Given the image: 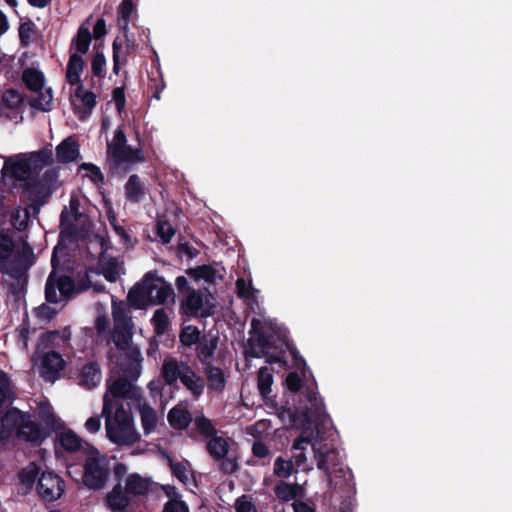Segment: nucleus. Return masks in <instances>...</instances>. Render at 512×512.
<instances>
[{
  "instance_id": "17",
  "label": "nucleus",
  "mask_w": 512,
  "mask_h": 512,
  "mask_svg": "<svg viewBox=\"0 0 512 512\" xmlns=\"http://www.w3.org/2000/svg\"><path fill=\"white\" fill-rule=\"evenodd\" d=\"M153 484L154 482L149 477H143L139 473H130L126 476L124 488L133 499L147 496L152 490Z\"/></svg>"
},
{
  "instance_id": "39",
  "label": "nucleus",
  "mask_w": 512,
  "mask_h": 512,
  "mask_svg": "<svg viewBox=\"0 0 512 512\" xmlns=\"http://www.w3.org/2000/svg\"><path fill=\"white\" fill-rule=\"evenodd\" d=\"M273 370L267 366H263L258 370L257 387L260 395L267 399L272 391Z\"/></svg>"
},
{
  "instance_id": "11",
  "label": "nucleus",
  "mask_w": 512,
  "mask_h": 512,
  "mask_svg": "<svg viewBox=\"0 0 512 512\" xmlns=\"http://www.w3.org/2000/svg\"><path fill=\"white\" fill-rule=\"evenodd\" d=\"M133 382L132 379L120 375L108 385L106 394L108 395L109 393L116 399L131 400L133 404L140 403L143 397L142 390L135 386Z\"/></svg>"
},
{
  "instance_id": "64",
  "label": "nucleus",
  "mask_w": 512,
  "mask_h": 512,
  "mask_svg": "<svg viewBox=\"0 0 512 512\" xmlns=\"http://www.w3.org/2000/svg\"><path fill=\"white\" fill-rule=\"evenodd\" d=\"M252 286L247 284L243 278H238L236 281V291L240 298H250L252 296Z\"/></svg>"
},
{
  "instance_id": "51",
  "label": "nucleus",
  "mask_w": 512,
  "mask_h": 512,
  "mask_svg": "<svg viewBox=\"0 0 512 512\" xmlns=\"http://www.w3.org/2000/svg\"><path fill=\"white\" fill-rule=\"evenodd\" d=\"M2 100L6 107L10 109H17L23 103V96L16 89H8L4 92Z\"/></svg>"
},
{
  "instance_id": "54",
  "label": "nucleus",
  "mask_w": 512,
  "mask_h": 512,
  "mask_svg": "<svg viewBox=\"0 0 512 512\" xmlns=\"http://www.w3.org/2000/svg\"><path fill=\"white\" fill-rule=\"evenodd\" d=\"M312 448L314 451V457L316 459L317 468L326 474H329V465L328 459L330 455L333 453L332 450L323 452L321 449H316L315 444H312Z\"/></svg>"
},
{
  "instance_id": "55",
  "label": "nucleus",
  "mask_w": 512,
  "mask_h": 512,
  "mask_svg": "<svg viewBox=\"0 0 512 512\" xmlns=\"http://www.w3.org/2000/svg\"><path fill=\"white\" fill-rule=\"evenodd\" d=\"M79 170L88 171L89 174L87 176L89 177V179L94 184H98V183H103L104 182V175H103V173L101 172L100 168L98 166H96L95 164H93V163H86V162L82 163L79 166Z\"/></svg>"
},
{
  "instance_id": "60",
  "label": "nucleus",
  "mask_w": 512,
  "mask_h": 512,
  "mask_svg": "<svg viewBox=\"0 0 512 512\" xmlns=\"http://www.w3.org/2000/svg\"><path fill=\"white\" fill-rule=\"evenodd\" d=\"M162 512H189V507L182 500L170 499L165 503Z\"/></svg>"
},
{
  "instance_id": "14",
  "label": "nucleus",
  "mask_w": 512,
  "mask_h": 512,
  "mask_svg": "<svg viewBox=\"0 0 512 512\" xmlns=\"http://www.w3.org/2000/svg\"><path fill=\"white\" fill-rule=\"evenodd\" d=\"M274 342L275 341L272 335L258 333L254 341L249 340L250 350L248 355L254 358L265 356L266 362L270 364L280 362L281 359L279 356L269 354L271 349H275Z\"/></svg>"
},
{
  "instance_id": "53",
  "label": "nucleus",
  "mask_w": 512,
  "mask_h": 512,
  "mask_svg": "<svg viewBox=\"0 0 512 512\" xmlns=\"http://www.w3.org/2000/svg\"><path fill=\"white\" fill-rule=\"evenodd\" d=\"M14 242L12 238L4 233H0V264H4L13 252Z\"/></svg>"
},
{
  "instance_id": "32",
  "label": "nucleus",
  "mask_w": 512,
  "mask_h": 512,
  "mask_svg": "<svg viewBox=\"0 0 512 512\" xmlns=\"http://www.w3.org/2000/svg\"><path fill=\"white\" fill-rule=\"evenodd\" d=\"M91 41L92 34L89 27L85 24H81L76 35L71 41L70 49H75L74 53H78L79 55L86 54L89 50Z\"/></svg>"
},
{
  "instance_id": "38",
  "label": "nucleus",
  "mask_w": 512,
  "mask_h": 512,
  "mask_svg": "<svg viewBox=\"0 0 512 512\" xmlns=\"http://www.w3.org/2000/svg\"><path fill=\"white\" fill-rule=\"evenodd\" d=\"M186 273L195 281L203 279L207 283H214L216 277L222 278L221 275H218V271L208 264L199 265L194 268H189L187 269Z\"/></svg>"
},
{
  "instance_id": "34",
  "label": "nucleus",
  "mask_w": 512,
  "mask_h": 512,
  "mask_svg": "<svg viewBox=\"0 0 512 512\" xmlns=\"http://www.w3.org/2000/svg\"><path fill=\"white\" fill-rule=\"evenodd\" d=\"M203 306V294L200 290H191L181 303V310L187 316H197Z\"/></svg>"
},
{
  "instance_id": "45",
  "label": "nucleus",
  "mask_w": 512,
  "mask_h": 512,
  "mask_svg": "<svg viewBox=\"0 0 512 512\" xmlns=\"http://www.w3.org/2000/svg\"><path fill=\"white\" fill-rule=\"evenodd\" d=\"M35 92L37 93V96L32 98L29 101L30 106L37 110H41V111H45V112L50 111L51 103H52V99H53L52 89L49 88L46 90V92H43L42 90L35 91Z\"/></svg>"
},
{
  "instance_id": "41",
  "label": "nucleus",
  "mask_w": 512,
  "mask_h": 512,
  "mask_svg": "<svg viewBox=\"0 0 512 512\" xmlns=\"http://www.w3.org/2000/svg\"><path fill=\"white\" fill-rule=\"evenodd\" d=\"M99 266L101 273L108 282H115L119 277L118 261L115 257H105L103 255L99 258Z\"/></svg>"
},
{
  "instance_id": "18",
  "label": "nucleus",
  "mask_w": 512,
  "mask_h": 512,
  "mask_svg": "<svg viewBox=\"0 0 512 512\" xmlns=\"http://www.w3.org/2000/svg\"><path fill=\"white\" fill-rule=\"evenodd\" d=\"M132 499L122 486V483H116L112 490L105 497V504L113 512L126 511Z\"/></svg>"
},
{
  "instance_id": "5",
  "label": "nucleus",
  "mask_w": 512,
  "mask_h": 512,
  "mask_svg": "<svg viewBox=\"0 0 512 512\" xmlns=\"http://www.w3.org/2000/svg\"><path fill=\"white\" fill-rule=\"evenodd\" d=\"M306 402L294 405L293 409L288 408V413L293 421L301 420L307 424H314L316 428L324 426L330 416L326 411L323 399L312 386L307 385L304 390Z\"/></svg>"
},
{
  "instance_id": "8",
  "label": "nucleus",
  "mask_w": 512,
  "mask_h": 512,
  "mask_svg": "<svg viewBox=\"0 0 512 512\" xmlns=\"http://www.w3.org/2000/svg\"><path fill=\"white\" fill-rule=\"evenodd\" d=\"M57 290L60 292L62 298L68 299L75 292V282L71 276H58L57 273L52 270L45 285V299L48 303L56 304L60 301Z\"/></svg>"
},
{
  "instance_id": "21",
  "label": "nucleus",
  "mask_w": 512,
  "mask_h": 512,
  "mask_svg": "<svg viewBox=\"0 0 512 512\" xmlns=\"http://www.w3.org/2000/svg\"><path fill=\"white\" fill-rule=\"evenodd\" d=\"M140 414L141 425L144 431V434L147 436L155 431L158 424V416L154 408H152L144 399L141 398L140 403L134 404Z\"/></svg>"
},
{
  "instance_id": "42",
  "label": "nucleus",
  "mask_w": 512,
  "mask_h": 512,
  "mask_svg": "<svg viewBox=\"0 0 512 512\" xmlns=\"http://www.w3.org/2000/svg\"><path fill=\"white\" fill-rule=\"evenodd\" d=\"M16 399V393L8 374L0 370V409L5 403L12 404Z\"/></svg>"
},
{
  "instance_id": "58",
  "label": "nucleus",
  "mask_w": 512,
  "mask_h": 512,
  "mask_svg": "<svg viewBox=\"0 0 512 512\" xmlns=\"http://www.w3.org/2000/svg\"><path fill=\"white\" fill-rule=\"evenodd\" d=\"M287 389L292 393L300 392L302 388V379L298 372H289L285 379Z\"/></svg>"
},
{
  "instance_id": "30",
  "label": "nucleus",
  "mask_w": 512,
  "mask_h": 512,
  "mask_svg": "<svg viewBox=\"0 0 512 512\" xmlns=\"http://www.w3.org/2000/svg\"><path fill=\"white\" fill-rule=\"evenodd\" d=\"M204 374L206 376L208 387L216 392H222L226 386V376L220 367L214 366L213 363L204 366Z\"/></svg>"
},
{
  "instance_id": "59",
  "label": "nucleus",
  "mask_w": 512,
  "mask_h": 512,
  "mask_svg": "<svg viewBox=\"0 0 512 512\" xmlns=\"http://www.w3.org/2000/svg\"><path fill=\"white\" fill-rule=\"evenodd\" d=\"M122 49V42L119 37H116L112 43V54H113V73L116 75L119 74L120 71V52Z\"/></svg>"
},
{
  "instance_id": "3",
  "label": "nucleus",
  "mask_w": 512,
  "mask_h": 512,
  "mask_svg": "<svg viewBox=\"0 0 512 512\" xmlns=\"http://www.w3.org/2000/svg\"><path fill=\"white\" fill-rule=\"evenodd\" d=\"M161 374L168 385L175 384L179 379L195 398H199L204 392V379L193 370L187 361L167 360L162 365Z\"/></svg>"
},
{
  "instance_id": "23",
  "label": "nucleus",
  "mask_w": 512,
  "mask_h": 512,
  "mask_svg": "<svg viewBox=\"0 0 512 512\" xmlns=\"http://www.w3.org/2000/svg\"><path fill=\"white\" fill-rule=\"evenodd\" d=\"M151 283L154 286L152 304H164L168 298L174 295L172 285L166 282L163 277L158 276L156 271H153Z\"/></svg>"
},
{
  "instance_id": "63",
  "label": "nucleus",
  "mask_w": 512,
  "mask_h": 512,
  "mask_svg": "<svg viewBox=\"0 0 512 512\" xmlns=\"http://www.w3.org/2000/svg\"><path fill=\"white\" fill-rule=\"evenodd\" d=\"M252 454L256 458L262 459L270 455V449L264 442L257 440L252 445Z\"/></svg>"
},
{
  "instance_id": "44",
  "label": "nucleus",
  "mask_w": 512,
  "mask_h": 512,
  "mask_svg": "<svg viewBox=\"0 0 512 512\" xmlns=\"http://www.w3.org/2000/svg\"><path fill=\"white\" fill-rule=\"evenodd\" d=\"M295 472H297V469L294 467L292 459H284L282 456H279L275 459L273 474L276 477L287 479Z\"/></svg>"
},
{
  "instance_id": "25",
  "label": "nucleus",
  "mask_w": 512,
  "mask_h": 512,
  "mask_svg": "<svg viewBox=\"0 0 512 512\" xmlns=\"http://www.w3.org/2000/svg\"><path fill=\"white\" fill-rule=\"evenodd\" d=\"M85 66L82 55L71 53L66 67V81L71 86L82 84L81 74Z\"/></svg>"
},
{
  "instance_id": "33",
  "label": "nucleus",
  "mask_w": 512,
  "mask_h": 512,
  "mask_svg": "<svg viewBox=\"0 0 512 512\" xmlns=\"http://www.w3.org/2000/svg\"><path fill=\"white\" fill-rule=\"evenodd\" d=\"M126 145L127 138L124 131V126L120 125L115 130L112 141L107 142V164L115 157H119L120 152L125 148Z\"/></svg>"
},
{
  "instance_id": "61",
  "label": "nucleus",
  "mask_w": 512,
  "mask_h": 512,
  "mask_svg": "<svg viewBox=\"0 0 512 512\" xmlns=\"http://www.w3.org/2000/svg\"><path fill=\"white\" fill-rule=\"evenodd\" d=\"M59 337L60 332L58 330H51L43 333L39 339L38 349L48 348L49 346L53 345Z\"/></svg>"
},
{
  "instance_id": "46",
  "label": "nucleus",
  "mask_w": 512,
  "mask_h": 512,
  "mask_svg": "<svg viewBox=\"0 0 512 512\" xmlns=\"http://www.w3.org/2000/svg\"><path fill=\"white\" fill-rule=\"evenodd\" d=\"M151 322L154 328V333L157 336L163 335L170 325L169 316L164 308L157 309L154 312Z\"/></svg>"
},
{
  "instance_id": "1",
  "label": "nucleus",
  "mask_w": 512,
  "mask_h": 512,
  "mask_svg": "<svg viewBox=\"0 0 512 512\" xmlns=\"http://www.w3.org/2000/svg\"><path fill=\"white\" fill-rule=\"evenodd\" d=\"M40 422L29 411L17 407L8 408L0 418V439L15 437L20 441L41 445L53 433H58L64 424L49 409H41Z\"/></svg>"
},
{
  "instance_id": "48",
  "label": "nucleus",
  "mask_w": 512,
  "mask_h": 512,
  "mask_svg": "<svg viewBox=\"0 0 512 512\" xmlns=\"http://www.w3.org/2000/svg\"><path fill=\"white\" fill-rule=\"evenodd\" d=\"M108 219L109 223L113 227V230L120 237V241L124 244V246L126 248H132L134 244L137 242V240H133L130 234L126 231V229L117 223L115 215H109Z\"/></svg>"
},
{
  "instance_id": "26",
  "label": "nucleus",
  "mask_w": 512,
  "mask_h": 512,
  "mask_svg": "<svg viewBox=\"0 0 512 512\" xmlns=\"http://www.w3.org/2000/svg\"><path fill=\"white\" fill-rule=\"evenodd\" d=\"M65 361L55 351L46 353L42 359V374L46 379H54L64 368Z\"/></svg>"
},
{
  "instance_id": "24",
  "label": "nucleus",
  "mask_w": 512,
  "mask_h": 512,
  "mask_svg": "<svg viewBox=\"0 0 512 512\" xmlns=\"http://www.w3.org/2000/svg\"><path fill=\"white\" fill-rule=\"evenodd\" d=\"M79 155V144L71 136L64 139L56 147V158L59 163L67 164L73 162Z\"/></svg>"
},
{
  "instance_id": "52",
  "label": "nucleus",
  "mask_w": 512,
  "mask_h": 512,
  "mask_svg": "<svg viewBox=\"0 0 512 512\" xmlns=\"http://www.w3.org/2000/svg\"><path fill=\"white\" fill-rule=\"evenodd\" d=\"M106 58L102 52H96L91 61V71L95 77L102 79L105 77Z\"/></svg>"
},
{
  "instance_id": "40",
  "label": "nucleus",
  "mask_w": 512,
  "mask_h": 512,
  "mask_svg": "<svg viewBox=\"0 0 512 512\" xmlns=\"http://www.w3.org/2000/svg\"><path fill=\"white\" fill-rule=\"evenodd\" d=\"M42 471L43 470L38 464L31 462L27 467L23 468L19 472L20 482L24 486L32 488L35 484H38V479L40 478Z\"/></svg>"
},
{
  "instance_id": "36",
  "label": "nucleus",
  "mask_w": 512,
  "mask_h": 512,
  "mask_svg": "<svg viewBox=\"0 0 512 512\" xmlns=\"http://www.w3.org/2000/svg\"><path fill=\"white\" fill-rule=\"evenodd\" d=\"M203 337L199 328L195 325L183 326L179 333V341L184 351L193 348Z\"/></svg>"
},
{
  "instance_id": "43",
  "label": "nucleus",
  "mask_w": 512,
  "mask_h": 512,
  "mask_svg": "<svg viewBox=\"0 0 512 512\" xmlns=\"http://www.w3.org/2000/svg\"><path fill=\"white\" fill-rule=\"evenodd\" d=\"M135 5L132 0H122L118 7V25L126 33Z\"/></svg>"
},
{
  "instance_id": "31",
  "label": "nucleus",
  "mask_w": 512,
  "mask_h": 512,
  "mask_svg": "<svg viewBox=\"0 0 512 512\" xmlns=\"http://www.w3.org/2000/svg\"><path fill=\"white\" fill-rule=\"evenodd\" d=\"M167 420L172 428L184 430L191 423L192 416L188 409L175 406L169 410Z\"/></svg>"
},
{
  "instance_id": "49",
  "label": "nucleus",
  "mask_w": 512,
  "mask_h": 512,
  "mask_svg": "<svg viewBox=\"0 0 512 512\" xmlns=\"http://www.w3.org/2000/svg\"><path fill=\"white\" fill-rule=\"evenodd\" d=\"M168 466L172 475L181 483L187 484L189 482V471L182 462H176L172 457H168Z\"/></svg>"
},
{
  "instance_id": "10",
  "label": "nucleus",
  "mask_w": 512,
  "mask_h": 512,
  "mask_svg": "<svg viewBox=\"0 0 512 512\" xmlns=\"http://www.w3.org/2000/svg\"><path fill=\"white\" fill-rule=\"evenodd\" d=\"M153 271L147 272L128 292L127 300L134 309H145L152 304L153 288L151 283Z\"/></svg>"
},
{
  "instance_id": "19",
  "label": "nucleus",
  "mask_w": 512,
  "mask_h": 512,
  "mask_svg": "<svg viewBox=\"0 0 512 512\" xmlns=\"http://www.w3.org/2000/svg\"><path fill=\"white\" fill-rule=\"evenodd\" d=\"M145 161V156L142 149L133 148L130 145H126L125 148L120 152L119 157H115L108 164V172L115 174L122 163H137Z\"/></svg>"
},
{
  "instance_id": "47",
  "label": "nucleus",
  "mask_w": 512,
  "mask_h": 512,
  "mask_svg": "<svg viewBox=\"0 0 512 512\" xmlns=\"http://www.w3.org/2000/svg\"><path fill=\"white\" fill-rule=\"evenodd\" d=\"M35 24L31 19H27L20 23L18 33L19 40L22 47H28L33 41V35L35 34Z\"/></svg>"
},
{
  "instance_id": "20",
  "label": "nucleus",
  "mask_w": 512,
  "mask_h": 512,
  "mask_svg": "<svg viewBox=\"0 0 512 512\" xmlns=\"http://www.w3.org/2000/svg\"><path fill=\"white\" fill-rule=\"evenodd\" d=\"M112 340L115 346L122 351H126L127 349L134 347L131 344V324H127L126 321H121L116 317V323L114 324L112 333Z\"/></svg>"
},
{
  "instance_id": "12",
  "label": "nucleus",
  "mask_w": 512,
  "mask_h": 512,
  "mask_svg": "<svg viewBox=\"0 0 512 512\" xmlns=\"http://www.w3.org/2000/svg\"><path fill=\"white\" fill-rule=\"evenodd\" d=\"M23 190L29 194L30 206L38 213L40 207L46 204L53 191L47 185L39 182L38 177H32L23 184Z\"/></svg>"
},
{
  "instance_id": "27",
  "label": "nucleus",
  "mask_w": 512,
  "mask_h": 512,
  "mask_svg": "<svg viewBox=\"0 0 512 512\" xmlns=\"http://www.w3.org/2000/svg\"><path fill=\"white\" fill-rule=\"evenodd\" d=\"M52 151L48 148H42L27 155V162L30 167L31 175H38L42 169L53 161Z\"/></svg>"
},
{
  "instance_id": "9",
  "label": "nucleus",
  "mask_w": 512,
  "mask_h": 512,
  "mask_svg": "<svg viewBox=\"0 0 512 512\" xmlns=\"http://www.w3.org/2000/svg\"><path fill=\"white\" fill-rule=\"evenodd\" d=\"M110 358H115V365L119 375L126 376L132 379V381H136L139 378L143 358L138 347L129 348L115 356H110Z\"/></svg>"
},
{
  "instance_id": "13",
  "label": "nucleus",
  "mask_w": 512,
  "mask_h": 512,
  "mask_svg": "<svg viewBox=\"0 0 512 512\" xmlns=\"http://www.w3.org/2000/svg\"><path fill=\"white\" fill-rule=\"evenodd\" d=\"M1 172L3 176L9 173L12 179L23 182L24 184L25 181L32 178L30 167L27 162V154L21 153L14 157L8 158L4 162V166Z\"/></svg>"
},
{
  "instance_id": "7",
  "label": "nucleus",
  "mask_w": 512,
  "mask_h": 512,
  "mask_svg": "<svg viewBox=\"0 0 512 512\" xmlns=\"http://www.w3.org/2000/svg\"><path fill=\"white\" fill-rule=\"evenodd\" d=\"M36 491L45 502H54L61 498L65 491V481L52 470H43Z\"/></svg>"
},
{
  "instance_id": "16",
  "label": "nucleus",
  "mask_w": 512,
  "mask_h": 512,
  "mask_svg": "<svg viewBox=\"0 0 512 512\" xmlns=\"http://www.w3.org/2000/svg\"><path fill=\"white\" fill-rule=\"evenodd\" d=\"M74 96L77 100L80 101V105L75 103L73 104L75 114H77L80 119H84L90 116L97 104L96 94L85 89L84 84L82 83L76 85Z\"/></svg>"
},
{
  "instance_id": "15",
  "label": "nucleus",
  "mask_w": 512,
  "mask_h": 512,
  "mask_svg": "<svg viewBox=\"0 0 512 512\" xmlns=\"http://www.w3.org/2000/svg\"><path fill=\"white\" fill-rule=\"evenodd\" d=\"M218 343V336L211 333H203L202 339L194 346L195 356L203 366L214 362Z\"/></svg>"
},
{
  "instance_id": "56",
  "label": "nucleus",
  "mask_w": 512,
  "mask_h": 512,
  "mask_svg": "<svg viewBox=\"0 0 512 512\" xmlns=\"http://www.w3.org/2000/svg\"><path fill=\"white\" fill-rule=\"evenodd\" d=\"M157 235L165 244L169 243L175 234L174 228L168 221H159L157 223Z\"/></svg>"
},
{
  "instance_id": "6",
  "label": "nucleus",
  "mask_w": 512,
  "mask_h": 512,
  "mask_svg": "<svg viewBox=\"0 0 512 512\" xmlns=\"http://www.w3.org/2000/svg\"><path fill=\"white\" fill-rule=\"evenodd\" d=\"M206 451L214 462L219 464V470L226 475H231L239 470V464L235 457L228 456V441L217 434L206 443Z\"/></svg>"
},
{
  "instance_id": "22",
  "label": "nucleus",
  "mask_w": 512,
  "mask_h": 512,
  "mask_svg": "<svg viewBox=\"0 0 512 512\" xmlns=\"http://www.w3.org/2000/svg\"><path fill=\"white\" fill-rule=\"evenodd\" d=\"M274 493L279 500L283 502H289L291 500L296 501L300 498H303L305 495V490L297 483L279 481L274 486Z\"/></svg>"
},
{
  "instance_id": "28",
  "label": "nucleus",
  "mask_w": 512,
  "mask_h": 512,
  "mask_svg": "<svg viewBox=\"0 0 512 512\" xmlns=\"http://www.w3.org/2000/svg\"><path fill=\"white\" fill-rule=\"evenodd\" d=\"M124 192L127 201L139 203L146 195V187L137 174H132L124 185Z\"/></svg>"
},
{
  "instance_id": "2",
  "label": "nucleus",
  "mask_w": 512,
  "mask_h": 512,
  "mask_svg": "<svg viewBox=\"0 0 512 512\" xmlns=\"http://www.w3.org/2000/svg\"><path fill=\"white\" fill-rule=\"evenodd\" d=\"M113 400L109 395L103 397L101 416H92L85 422V428L90 433H97L101 427V417L105 418L106 434L108 439L118 446H132L139 442L140 434L136 431L133 416L130 410L124 408L123 404L116 406L115 413Z\"/></svg>"
},
{
  "instance_id": "4",
  "label": "nucleus",
  "mask_w": 512,
  "mask_h": 512,
  "mask_svg": "<svg viewBox=\"0 0 512 512\" xmlns=\"http://www.w3.org/2000/svg\"><path fill=\"white\" fill-rule=\"evenodd\" d=\"M85 445L86 458L83 465L82 482L91 490H101L105 487L110 474L109 459L90 443H85Z\"/></svg>"
},
{
  "instance_id": "62",
  "label": "nucleus",
  "mask_w": 512,
  "mask_h": 512,
  "mask_svg": "<svg viewBox=\"0 0 512 512\" xmlns=\"http://www.w3.org/2000/svg\"><path fill=\"white\" fill-rule=\"evenodd\" d=\"M234 507L236 512H257L256 506L246 495L237 498Z\"/></svg>"
},
{
  "instance_id": "35",
  "label": "nucleus",
  "mask_w": 512,
  "mask_h": 512,
  "mask_svg": "<svg viewBox=\"0 0 512 512\" xmlns=\"http://www.w3.org/2000/svg\"><path fill=\"white\" fill-rule=\"evenodd\" d=\"M61 447L67 452L82 451L85 454L86 441L79 438L72 430L61 432L58 436Z\"/></svg>"
},
{
  "instance_id": "50",
  "label": "nucleus",
  "mask_w": 512,
  "mask_h": 512,
  "mask_svg": "<svg viewBox=\"0 0 512 512\" xmlns=\"http://www.w3.org/2000/svg\"><path fill=\"white\" fill-rule=\"evenodd\" d=\"M195 426L197 431L205 438H211L217 434V429L212 421L205 416H200L195 419Z\"/></svg>"
},
{
  "instance_id": "29",
  "label": "nucleus",
  "mask_w": 512,
  "mask_h": 512,
  "mask_svg": "<svg viewBox=\"0 0 512 512\" xmlns=\"http://www.w3.org/2000/svg\"><path fill=\"white\" fill-rule=\"evenodd\" d=\"M101 380V370L97 362L86 363L79 374V381L82 386L88 389L95 388Z\"/></svg>"
},
{
  "instance_id": "57",
  "label": "nucleus",
  "mask_w": 512,
  "mask_h": 512,
  "mask_svg": "<svg viewBox=\"0 0 512 512\" xmlns=\"http://www.w3.org/2000/svg\"><path fill=\"white\" fill-rule=\"evenodd\" d=\"M112 99L115 103L116 111L121 114L126 106L125 86L115 87L112 91Z\"/></svg>"
},
{
  "instance_id": "37",
  "label": "nucleus",
  "mask_w": 512,
  "mask_h": 512,
  "mask_svg": "<svg viewBox=\"0 0 512 512\" xmlns=\"http://www.w3.org/2000/svg\"><path fill=\"white\" fill-rule=\"evenodd\" d=\"M22 81L30 91L43 90L44 74L35 68H26L22 73Z\"/></svg>"
}]
</instances>
